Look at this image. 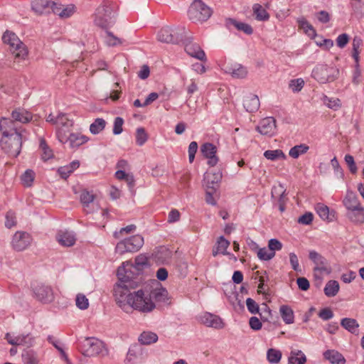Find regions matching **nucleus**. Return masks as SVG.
<instances>
[{"mask_svg": "<svg viewBox=\"0 0 364 364\" xmlns=\"http://www.w3.org/2000/svg\"><path fill=\"white\" fill-rule=\"evenodd\" d=\"M139 282L118 283L114 288V295L117 306L125 313L132 314L134 311L141 314H149L156 309V304L151 299L148 290L135 289Z\"/></svg>", "mask_w": 364, "mask_h": 364, "instance_id": "nucleus-1", "label": "nucleus"}, {"mask_svg": "<svg viewBox=\"0 0 364 364\" xmlns=\"http://www.w3.org/2000/svg\"><path fill=\"white\" fill-rule=\"evenodd\" d=\"M147 265V259L143 255L135 258L134 264L129 262H124L117 269L119 283L139 282L135 276L139 275Z\"/></svg>", "mask_w": 364, "mask_h": 364, "instance_id": "nucleus-2", "label": "nucleus"}, {"mask_svg": "<svg viewBox=\"0 0 364 364\" xmlns=\"http://www.w3.org/2000/svg\"><path fill=\"white\" fill-rule=\"evenodd\" d=\"M22 141V134L20 132L15 130V133H10L5 131L0 140V146L9 156L16 158L21 153Z\"/></svg>", "mask_w": 364, "mask_h": 364, "instance_id": "nucleus-3", "label": "nucleus"}, {"mask_svg": "<svg viewBox=\"0 0 364 364\" xmlns=\"http://www.w3.org/2000/svg\"><path fill=\"white\" fill-rule=\"evenodd\" d=\"M76 348L85 357H92L102 353L105 348L102 341L95 337H87L77 340Z\"/></svg>", "mask_w": 364, "mask_h": 364, "instance_id": "nucleus-4", "label": "nucleus"}, {"mask_svg": "<svg viewBox=\"0 0 364 364\" xmlns=\"http://www.w3.org/2000/svg\"><path fill=\"white\" fill-rule=\"evenodd\" d=\"M114 22V16L109 3L105 2L96 9L94 14L95 25L103 29H108Z\"/></svg>", "mask_w": 364, "mask_h": 364, "instance_id": "nucleus-5", "label": "nucleus"}, {"mask_svg": "<svg viewBox=\"0 0 364 364\" xmlns=\"http://www.w3.org/2000/svg\"><path fill=\"white\" fill-rule=\"evenodd\" d=\"M211 14L212 11L210 8L201 0H195L191 4L188 11L189 19L195 23L207 21Z\"/></svg>", "mask_w": 364, "mask_h": 364, "instance_id": "nucleus-6", "label": "nucleus"}, {"mask_svg": "<svg viewBox=\"0 0 364 364\" xmlns=\"http://www.w3.org/2000/svg\"><path fill=\"white\" fill-rule=\"evenodd\" d=\"M339 70L326 65H317L312 70V77L319 83L331 82L338 78Z\"/></svg>", "mask_w": 364, "mask_h": 364, "instance_id": "nucleus-7", "label": "nucleus"}, {"mask_svg": "<svg viewBox=\"0 0 364 364\" xmlns=\"http://www.w3.org/2000/svg\"><path fill=\"white\" fill-rule=\"evenodd\" d=\"M2 40L4 43L9 46L10 50L15 58L23 59L27 55L26 46L14 33L6 31Z\"/></svg>", "mask_w": 364, "mask_h": 364, "instance_id": "nucleus-8", "label": "nucleus"}, {"mask_svg": "<svg viewBox=\"0 0 364 364\" xmlns=\"http://www.w3.org/2000/svg\"><path fill=\"white\" fill-rule=\"evenodd\" d=\"M144 245V238L140 235H135L119 242L115 247L116 252L123 255L126 252H137Z\"/></svg>", "mask_w": 364, "mask_h": 364, "instance_id": "nucleus-9", "label": "nucleus"}, {"mask_svg": "<svg viewBox=\"0 0 364 364\" xmlns=\"http://www.w3.org/2000/svg\"><path fill=\"white\" fill-rule=\"evenodd\" d=\"M31 235L25 231H17L12 237L11 245L12 248L18 252L27 249L32 242Z\"/></svg>", "mask_w": 364, "mask_h": 364, "instance_id": "nucleus-10", "label": "nucleus"}, {"mask_svg": "<svg viewBox=\"0 0 364 364\" xmlns=\"http://www.w3.org/2000/svg\"><path fill=\"white\" fill-rule=\"evenodd\" d=\"M158 40L166 43H178L183 41L182 33H178L171 28L166 27L160 30L157 35Z\"/></svg>", "mask_w": 364, "mask_h": 364, "instance_id": "nucleus-11", "label": "nucleus"}, {"mask_svg": "<svg viewBox=\"0 0 364 364\" xmlns=\"http://www.w3.org/2000/svg\"><path fill=\"white\" fill-rule=\"evenodd\" d=\"M7 342L12 346H23L30 348L34 344V337L30 333L13 335L7 333L5 336Z\"/></svg>", "mask_w": 364, "mask_h": 364, "instance_id": "nucleus-12", "label": "nucleus"}, {"mask_svg": "<svg viewBox=\"0 0 364 364\" xmlns=\"http://www.w3.org/2000/svg\"><path fill=\"white\" fill-rule=\"evenodd\" d=\"M276 120L272 117L262 119L256 129L262 135L272 136L276 133Z\"/></svg>", "mask_w": 364, "mask_h": 364, "instance_id": "nucleus-13", "label": "nucleus"}, {"mask_svg": "<svg viewBox=\"0 0 364 364\" xmlns=\"http://www.w3.org/2000/svg\"><path fill=\"white\" fill-rule=\"evenodd\" d=\"M33 292L36 298L43 303H50L54 299L53 289L49 286L37 285L33 288Z\"/></svg>", "mask_w": 364, "mask_h": 364, "instance_id": "nucleus-14", "label": "nucleus"}, {"mask_svg": "<svg viewBox=\"0 0 364 364\" xmlns=\"http://www.w3.org/2000/svg\"><path fill=\"white\" fill-rule=\"evenodd\" d=\"M57 134L60 142H68L70 146L73 149L79 147L87 141L86 137L79 134L72 133L68 138H65L63 136L62 131L60 129L58 131Z\"/></svg>", "mask_w": 364, "mask_h": 364, "instance_id": "nucleus-15", "label": "nucleus"}, {"mask_svg": "<svg viewBox=\"0 0 364 364\" xmlns=\"http://www.w3.org/2000/svg\"><path fill=\"white\" fill-rule=\"evenodd\" d=\"M200 151L203 156L208 159V164L210 166H215L218 162L216 156L217 148L212 143H205L200 146Z\"/></svg>", "mask_w": 364, "mask_h": 364, "instance_id": "nucleus-16", "label": "nucleus"}, {"mask_svg": "<svg viewBox=\"0 0 364 364\" xmlns=\"http://www.w3.org/2000/svg\"><path fill=\"white\" fill-rule=\"evenodd\" d=\"M309 257L315 264L314 272H330L326 267L327 260L321 254L315 250H311L309 251Z\"/></svg>", "mask_w": 364, "mask_h": 364, "instance_id": "nucleus-17", "label": "nucleus"}, {"mask_svg": "<svg viewBox=\"0 0 364 364\" xmlns=\"http://www.w3.org/2000/svg\"><path fill=\"white\" fill-rule=\"evenodd\" d=\"M202 323L208 327L221 329L224 327V323L220 317L217 315L205 312L200 317Z\"/></svg>", "mask_w": 364, "mask_h": 364, "instance_id": "nucleus-18", "label": "nucleus"}, {"mask_svg": "<svg viewBox=\"0 0 364 364\" xmlns=\"http://www.w3.org/2000/svg\"><path fill=\"white\" fill-rule=\"evenodd\" d=\"M184 45L185 50L189 55L201 61L206 60L205 53L198 43L189 42L187 39Z\"/></svg>", "mask_w": 364, "mask_h": 364, "instance_id": "nucleus-19", "label": "nucleus"}, {"mask_svg": "<svg viewBox=\"0 0 364 364\" xmlns=\"http://www.w3.org/2000/svg\"><path fill=\"white\" fill-rule=\"evenodd\" d=\"M58 242L64 247H71L75 245L76 236L74 232L70 230H60L56 235Z\"/></svg>", "mask_w": 364, "mask_h": 364, "instance_id": "nucleus-20", "label": "nucleus"}, {"mask_svg": "<svg viewBox=\"0 0 364 364\" xmlns=\"http://www.w3.org/2000/svg\"><path fill=\"white\" fill-rule=\"evenodd\" d=\"M52 1L48 0H33L31 3L32 10L38 15L50 13Z\"/></svg>", "mask_w": 364, "mask_h": 364, "instance_id": "nucleus-21", "label": "nucleus"}, {"mask_svg": "<svg viewBox=\"0 0 364 364\" xmlns=\"http://www.w3.org/2000/svg\"><path fill=\"white\" fill-rule=\"evenodd\" d=\"M32 118V114L24 109L16 108L11 112V119L14 122L25 124L29 122Z\"/></svg>", "mask_w": 364, "mask_h": 364, "instance_id": "nucleus-22", "label": "nucleus"}, {"mask_svg": "<svg viewBox=\"0 0 364 364\" xmlns=\"http://www.w3.org/2000/svg\"><path fill=\"white\" fill-rule=\"evenodd\" d=\"M243 106L247 112H256L259 107V100L257 95L249 94L243 100Z\"/></svg>", "mask_w": 364, "mask_h": 364, "instance_id": "nucleus-23", "label": "nucleus"}, {"mask_svg": "<svg viewBox=\"0 0 364 364\" xmlns=\"http://www.w3.org/2000/svg\"><path fill=\"white\" fill-rule=\"evenodd\" d=\"M347 216L352 223L362 224L364 223V208L361 205L348 210Z\"/></svg>", "mask_w": 364, "mask_h": 364, "instance_id": "nucleus-24", "label": "nucleus"}, {"mask_svg": "<svg viewBox=\"0 0 364 364\" xmlns=\"http://www.w3.org/2000/svg\"><path fill=\"white\" fill-rule=\"evenodd\" d=\"M226 26L230 29L231 26L235 27L238 31H242L247 35L253 33L252 26L247 23L237 21L233 18H227L225 21Z\"/></svg>", "mask_w": 364, "mask_h": 364, "instance_id": "nucleus-25", "label": "nucleus"}, {"mask_svg": "<svg viewBox=\"0 0 364 364\" xmlns=\"http://www.w3.org/2000/svg\"><path fill=\"white\" fill-rule=\"evenodd\" d=\"M323 357L331 364H345L346 360L341 353L336 350H327L323 353Z\"/></svg>", "mask_w": 364, "mask_h": 364, "instance_id": "nucleus-26", "label": "nucleus"}, {"mask_svg": "<svg viewBox=\"0 0 364 364\" xmlns=\"http://www.w3.org/2000/svg\"><path fill=\"white\" fill-rule=\"evenodd\" d=\"M221 178L222 173L218 171L214 173H206L204 176V181L208 188L215 189V186L221 181Z\"/></svg>", "mask_w": 364, "mask_h": 364, "instance_id": "nucleus-27", "label": "nucleus"}, {"mask_svg": "<svg viewBox=\"0 0 364 364\" xmlns=\"http://www.w3.org/2000/svg\"><path fill=\"white\" fill-rule=\"evenodd\" d=\"M343 203L348 210L361 206L357 196L352 191L347 192Z\"/></svg>", "mask_w": 364, "mask_h": 364, "instance_id": "nucleus-28", "label": "nucleus"}, {"mask_svg": "<svg viewBox=\"0 0 364 364\" xmlns=\"http://www.w3.org/2000/svg\"><path fill=\"white\" fill-rule=\"evenodd\" d=\"M279 314L286 324H291L294 322V313L288 305H282L279 307Z\"/></svg>", "mask_w": 364, "mask_h": 364, "instance_id": "nucleus-29", "label": "nucleus"}, {"mask_svg": "<svg viewBox=\"0 0 364 364\" xmlns=\"http://www.w3.org/2000/svg\"><path fill=\"white\" fill-rule=\"evenodd\" d=\"M341 326L353 334H358L359 324L357 321L351 318H343L341 321Z\"/></svg>", "mask_w": 364, "mask_h": 364, "instance_id": "nucleus-30", "label": "nucleus"}, {"mask_svg": "<svg viewBox=\"0 0 364 364\" xmlns=\"http://www.w3.org/2000/svg\"><path fill=\"white\" fill-rule=\"evenodd\" d=\"M289 364H305L306 356L301 350H292L288 358Z\"/></svg>", "mask_w": 364, "mask_h": 364, "instance_id": "nucleus-31", "label": "nucleus"}, {"mask_svg": "<svg viewBox=\"0 0 364 364\" xmlns=\"http://www.w3.org/2000/svg\"><path fill=\"white\" fill-rule=\"evenodd\" d=\"M94 198V195L88 191L84 190L80 193V202L82 203L85 211L87 213H90L93 211V210L90 208V205L93 203Z\"/></svg>", "mask_w": 364, "mask_h": 364, "instance_id": "nucleus-32", "label": "nucleus"}, {"mask_svg": "<svg viewBox=\"0 0 364 364\" xmlns=\"http://www.w3.org/2000/svg\"><path fill=\"white\" fill-rule=\"evenodd\" d=\"M317 214L323 220L332 221L334 218V213H331L327 205L323 203H318L315 208Z\"/></svg>", "mask_w": 364, "mask_h": 364, "instance_id": "nucleus-33", "label": "nucleus"}, {"mask_svg": "<svg viewBox=\"0 0 364 364\" xmlns=\"http://www.w3.org/2000/svg\"><path fill=\"white\" fill-rule=\"evenodd\" d=\"M158 336L152 331H143L139 336L138 341L142 345H151L158 341Z\"/></svg>", "mask_w": 364, "mask_h": 364, "instance_id": "nucleus-34", "label": "nucleus"}, {"mask_svg": "<svg viewBox=\"0 0 364 364\" xmlns=\"http://www.w3.org/2000/svg\"><path fill=\"white\" fill-rule=\"evenodd\" d=\"M149 294L151 295V299L155 302H166L168 300V291L165 288H156Z\"/></svg>", "mask_w": 364, "mask_h": 364, "instance_id": "nucleus-35", "label": "nucleus"}, {"mask_svg": "<svg viewBox=\"0 0 364 364\" xmlns=\"http://www.w3.org/2000/svg\"><path fill=\"white\" fill-rule=\"evenodd\" d=\"M225 72L236 78H243L247 73L246 68L241 65H234L230 67H228Z\"/></svg>", "mask_w": 364, "mask_h": 364, "instance_id": "nucleus-36", "label": "nucleus"}, {"mask_svg": "<svg viewBox=\"0 0 364 364\" xmlns=\"http://www.w3.org/2000/svg\"><path fill=\"white\" fill-rule=\"evenodd\" d=\"M340 289L339 283L336 280L328 281L324 287V294L328 297L335 296Z\"/></svg>", "mask_w": 364, "mask_h": 364, "instance_id": "nucleus-37", "label": "nucleus"}, {"mask_svg": "<svg viewBox=\"0 0 364 364\" xmlns=\"http://www.w3.org/2000/svg\"><path fill=\"white\" fill-rule=\"evenodd\" d=\"M22 360L24 364H38L39 358L33 350H25L22 353Z\"/></svg>", "mask_w": 364, "mask_h": 364, "instance_id": "nucleus-38", "label": "nucleus"}, {"mask_svg": "<svg viewBox=\"0 0 364 364\" xmlns=\"http://www.w3.org/2000/svg\"><path fill=\"white\" fill-rule=\"evenodd\" d=\"M252 9L257 20L264 21L269 18V14L260 4H254Z\"/></svg>", "mask_w": 364, "mask_h": 364, "instance_id": "nucleus-39", "label": "nucleus"}, {"mask_svg": "<svg viewBox=\"0 0 364 364\" xmlns=\"http://www.w3.org/2000/svg\"><path fill=\"white\" fill-rule=\"evenodd\" d=\"M309 149V146L305 144H301L291 148L289 155L293 159H297L300 155L306 154Z\"/></svg>", "mask_w": 364, "mask_h": 364, "instance_id": "nucleus-40", "label": "nucleus"}, {"mask_svg": "<svg viewBox=\"0 0 364 364\" xmlns=\"http://www.w3.org/2000/svg\"><path fill=\"white\" fill-rule=\"evenodd\" d=\"M0 130L4 136L5 131H9L10 133H15V130L18 131L14 126V121L11 119L2 118L0 121Z\"/></svg>", "mask_w": 364, "mask_h": 364, "instance_id": "nucleus-41", "label": "nucleus"}, {"mask_svg": "<svg viewBox=\"0 0 364 364\" xmlns=\"http://www.w3.org/2000/svg\"><path fill=\"white\" fill-rule=\"evenodd\" d=\"M264 156L270 161H276L277 159H286L287 156L281 149L267 150L264 152Z\"/></svg>", "mask_w": 364, "mask_h": 364, "instance_id": "nucleus-42", "label": "nucleus"}, {"mask_svg": "<svg viewBox=\"0 0 364 364\" xmlns=\"http://www.w3.org/2000/svg\"><path fill=\"white\" fill-rule=\"evenodd\" d=\"M282 358V352L275 348H269L267 352V359L271 364H277Z\"/></svg>", "mask_w": 364, "mask_h": 364, "instance_id": "nucleus-43", "label": "nucleus"}, {"mask_svg": "<svg viewBox=\"0 0 364 364\" xmlns=\"http://www.w3.org/2000/svg\"><path fill=\"white\" fill-rule=\"evenodd\" d=\"M106 122L102 118H97L90 126V131L93 134H97L105 127Z\"/></svg>", "mask_w": 364, "mask_h": 364, "instance_id": "nucleus-44", "label": "nucleus"}, {"mask_svg": "<svg viewBox=\"0 0 364 364\" xmlns=\"http://www.w3.org/2000/svg\"><path fill=\"white\" fill-rule=\"evenodd\" d=\"M322 101L328 108L334 110L338 109L341 106V100L338 98L328 97L326 95H323Z\"/></svg>", "mask_w": 364, "mask_h": 364, "instance_id": "nucleus-45", "label": "nucleus"}, {"mask_svg": "<svg viewBox=\"0 0 364 364\" xmlns=\"http://www.w3.org/2000/svg\"><path fill=\"white\" fill-rule=\"evenodd\" d=\"M298 23L300 27L304 31V32L310 37L313 38L316 36V31L313 26L304 18L299 19Z\"/></svg>", "mask_w": 364, "mask_h": 364, "instance_id": "nucleus-46", "label": "nucleus"}, {"mask_svg": "<svg viewBox=\"0 0 364 364\" xmlns=\"http://www.w3.org/2000/svg\"><path fill=\"white\" fill-rule=\"evenodd\" d=\"M275 256V252L269 251L266 247L259 248L257 251V257L263 261H269Z\"/></svg>", "mask_w": 364, "mask_h": 364, "instance_id": "nucleus-47", "label": "nucleus"}, {"mask_svg": "<svg viewBox=\"0 0 364 364\" xmlns=\"http://www.w3.org/2000/svg\"><path fill=\"white\" fill-rule=\"evenodd\" d=\"M148 136L145 129L142 127L137 128L136 132V142L137 145L142 146L147 141Z\"/></svg>", "mask_w": 364, "mask_h": 364, "instance_id": "nucleus-48", "label": "nucleus"}, {"mask_svg": "<svg viewBox=\"0 0 364 364\" xmlns=\"http://www.w3.org/2000/svg\"><path fill=\"white\" fill-rule=\"evenodd\" d=\"M75 304L78 309L85 310L89 306V301L87 298L82 294H78L76 296Z\"/></svg>", "mask_w": 364, "mask_h": 364, "instance_id": "nucleus-49", "label": "nucleus"}, {"mask_svg": "<svg viewBox=\"0 0 364 364\" xmlns=\"http://www.w3.org/2000/svg\"><path fill=\"white\" fill-rule=\"evenodd\" d=\"M35 176V173L31 170H26L24 173L21 176V181L24 186H31Z\"/></svg>", "mask_w": 364, "mask_h": 364, "instance_id": "nucleus-50", "label": "nucleus"}, {"mask_svg": "<svg viewBox=\"0 0 364 364\" xmlns=\"http://www.w3.org/2000/svg\"><path fill=\"white\" fill-rule=\"evenodd\" d=\"M229 245V241L226 240L223 236H220L217 241L216 247L220 251V254L228 255L227 249L228 248Z\"/></svg>", "mask_w": 364, "mask_h": 364, "instance_id": "nucleus-51", "label": "nucleus"}, {"mask_svg": "<svg viewBox=\"0 0 364 364\" xmlns=\"http://www.w3.org/2000/svg\"><path fill=\"white\" fill-rule=\"evenodd\" d=\"M40 148L43 151L42 158L43 160L46 161L53 157V153L51 149L47 145L46 141L44 139H41L40 141Z\"/></svg>", "mask_w": 364, "mask_h": 364, "instance_id": "nucleus-52", "label": "nucleus"}, {"mask_svg": "<svg viewBox=\"0 0 364 364\" xmlns=\"http://www.w3.org/2000/svg\"><path fill=\"white\" fill-rule=\"evenodd\" d=\"M304 85V81L302 78L291 80L289 84V88H291L294 92H298L301 90Z\"/></svg>", "mask_w": 364, "mask_h": 364, "instance_id": "nucleus-53", "label": "nucleus"}, {"mask_svg": "<svg viewBox=\"0 0 364 364\" xmlns=\"http://www.w3.org/2000/svg\"><path fill=\"white\" fill-rule=\"evenodd\" d=\"M57 125L61 126L62 127H70L73 125L72 121H70L64 113H59L57 116Z\"/></svg>", "mask_w": 364, "mask_h": 364, "instance_id": "nucleus-54", "label": "nucleus"}, {"mask_svg": "<svg viewBox=\"0 0 364 364\" xmlns=\"http://www.w3.org/2000/svg\"><path fill=\"white\" fill-rule=\"evenodd\" d=\"M331 164L334 170L336 176L338 178H343L344 176V173L336 157H334L331 160Z\"/></svg>", "mask_w": 364, "mask_h": 364, "instance_id": "nucleus-55", "label": "nucleus"}, {"mask_svg": "<svg viewBox=\"0 0 364 364\" xmlns=\"http://www.w3.org/2000/svg\"><path fill=\"white\" fill-rule=\"evenodd\" d=\"M75 12V6L72 4L63 6L62 11L60 13V18H68L70 17Z\"/></svg>", "mask_w": 364, "mask_h": 364, "instance_id": "nucleus-56", "label": "nucleus"}, {"mask_svg": "<svg viewBox=\"0 0 364 364\" xmlns=\"http://www.w3.org/2000/svg\"><path fill=\"white\" fill-rule=\"evenodd\" d=\"M123 124H124V119L122 117H117L114 119V126H113V134H114L118 135L122 132Z\"/></svg>", "mask_w": 364, "mask_h": 364, "instance_id": "nucleus-57", "label": "nucleus"}, {"mask_svg": "<svg viewBox=\"0 0 364 364\" xmlns=\"http://www.w3.org/2000/svg\"><path fill=\"white\" fill-rule=\"evenodd\" d=\"M344 160L348 166L349 171L352 173H355L358 171V168L355 163L353 156L350 154H347L345 156Z\"/></svg>", "mask_w": 364, "mask_h": 364, "instance_id": "nucleus-58", "label": "nucleus"}, {"mask_svg": "<svg viewBox=\"0 0 364 364\" xmlns=\"http://www.w3.org/2000/svg\"><path fill=\"white\" fill-rule=\"evenodd\" d=\"M198 144L196 141H191L188 146V160L190 163H193L195 159V155L198 151Z\"/></svg>", "mask_w": 364, "mask_h": 364, "instance_id": "nucleus-59", "label": "nucleus"}, {"mask_svg": "<svg viewBox=\"0 0 364 364\" xmlns=\"http://www.w3.org/2000/svg\"><path fill=\"white\" fill-rule=\"evenodd\" d=\"M282 243L275 238H272L268 242V248L269 249V251H272L274 252L282 250Z\"/></svg>", "mask_w": 364, "mask_h": 364, "instance_id": "nucleus-60", "label": "nucleus"}, {"mask_svg": "<svg viewBox=\"0 0 364 364\" xmlns=\"http://www.w3.org/2000/svg\"><path fill=\"white\" fill-rule=\"evenodd\" d=\"M246 305L248 311L251 314H257L259 312V306L252 299L247 298L246 300Z\"/></svg>", "mask_w": 364, "mask_h": 364, "instance_id": "nucleus-61", "label": "nucleus"}, {"mask_svg": "<svg viewBox=\"0 0 364 364\" xmlns=\"http://www.w3.org/2000/svg\"><path fill=\"white\" fill-rule=\"evenodd\" d=\"M106 43L109 46H114L121 43L119 38L114 36L111 32H107Z\"/></svg>", "mask_w": 364, "mask_h": 364, "instance_id": "nucleus-62", "label": "nucleus"}, {"mask_svg": "<svg viewBox=\"0 0 364 364\" xmlns=\"http://www.w3.org/2000/svg\"><path fill=\"white\" fill-rule=\"evenodd\" d=\"M16 224L14 213L9 211L6 215L5 225L8 228H11Z\"/></svg>", "mask_w": 364, "mask_h": 364, "instance_id": "nucleus-63", "label": "nucleus"}, {"mask_svg": "<svg viewBox=\"0 0 364 364\" xmlns=\"http://www.w3.org/2000/svg\"><path fill=\"white\" fill-rule=\"evenodd\" d=\"M289 262L291 266V268L296 272H300L301 269L299 267V259L296 255L294 252L289 253Z\"/></svg>", "mask_w": 364, "mask_h": 364, "instance_id": "nucleus-64", "label": "nucleus"}]
</instances>
